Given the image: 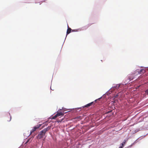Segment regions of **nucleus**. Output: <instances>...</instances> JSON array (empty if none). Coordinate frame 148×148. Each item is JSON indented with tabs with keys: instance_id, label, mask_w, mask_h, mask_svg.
Wrapping results in <instances>:
<instances>
[{
	"instance_id": "f257e3e1",
	"label": "nucleus",
	"mask_w": 148,
	"mask_h": 148,
	"mask_svg": "<svg viewBox=\"0 0 148 148\" xmlns=\"http://www.w3.org/2000/svg\"><path fill=\"white\" fill-rule=\"evenodd\" d=\"M145 72V69H141L140 71H139V70H136L134 71V73H132V75H134L136 73H137L136 75H137L138 74H142L143 73H144Z\"/></svg>"
},
{
	"instance_id": "f03ea898",
	"label": "nucleus",
	"mask_w": 148,
	"mask_h": 148,
	"mask_svg": "<svg viewBox=\"0 0 148 148\" xmlns=\"http://www.w3.org/2000/svg\"><path fill=\"white\" fill-rule=\"evenodd\" d=\"M45 133L42 130L39 133L37 136V138L40 139L43 137L45 135Z\"/></svg>"
},
{
	"instance_id": "7ed1b4c3",
	"label": "nucleus",
	"mask_w": 148,
	"mask_h": 148,
	"mask_svg": "<svg viewBox=\"0 0 148 148\" xmlns=\"http://www.w3.org/2000/svg\"><path fill=\"white\" fill-rule=\"evenodd\" d=\"M41 125V124H39L34 126L32 129L31 131L30 134H32L34 131H35L36 130L39 128Z\"/></svg>"
},
{
	"instance_id": "20e7f679",
	"label": "nucleus",
	"mask_w": 148,
	"mask_h": 148,
	"mask_svg": "<svg viewBox=\"0 0 148 148\" xmlns=\"http://www.w3.org/2000/svg\"><path fill=\"white\" fill-rule=\"evenodd\" d=\"M132 73L131 75H129V76L127 77V80H129V81H130L131 80H132L134 79V77L133 76L134 75H132Z\"/></svg>"
},
{
	"instance_id": "39448f33",
	"label": "nucleus",
	"mask_w": 148,
	"mask_h": 148,
	"mask_svg": "<svg viewBox=\"0 0 148 148\" xmlns=\"http://www.w3.org/2000/svg\"><path fill=\"white\" fill-rule=\"evenodd\" d=\"M97 100H96L95 101H93V102H92L90 103H89L88 104H87V105H86L84 107H89L91 106H92V105H93V104H95V101H97Z\"/></svg>"
},
{
	"instance_id": "423d86ee",
	"label": "nucleus",
	"mask_w": 148,
	"mask_h": 148,
	"mask_svg": "<svg viewBox=\"0 0 148 148\" xmlns=\"http://www.w3.org/2000/svg\"><path fill=\"white\" fill-rule=\"evenodd\" d=\"M68 28L67 31L66 32V35H67L69 34L70 33L72 29H71L69 27V26H68Z\"/></svg>"
},
{
	"instance_id": "0eeeda50",
	"label": "nucleus",
	"mask_w": 148,
	"mask_h": 148,
	"mask_svg": "<svg viewBox=\"0 0 148 148\" xmlns=\"http://www.w3.org/2000/svg\"><path fill=\"white\" fill-rule=\"evenodd\" d=\"M50 128V127H48L46 128H45L42 131L44 132V133H46V132Z\"/></svg>"
},
{
	"instance_id": "6e6552de",
	"label": "nucleus",
	"mask_w": 148,
	"mask_h": 148,
	"mask_svg": "<svg viewBox=\"0 0 148 148\" xmlns=\"http://www.w3.org/2000/svg\"><path fill=\"white\" fill-rule=\"evenodd\" d=\"M126 141L124 140V141L122 142V143L121 144L120 147L119 148H123L125 145V143Z\"/></svg>"
},
{
	"instance_id": "1a4fd4ad",
	"label": "nucleus",
	"mask_w": 148,
	"mask_h": 148,
	"mask_svg": "<svg viewBox=\"0 0 148 148\" xmlns=\"http://www.w3.org/2000/svg\"><path fill=\"white\" fill-rule=\"evenodd\" d=\"M64 113L63 112H60V113H58L56 115L57 116H63L64 115Z\"/></svg>"
},
{
	"instance_id": "9d476101",
	"label": "nucleus",
	"mask_w": 148,
	"mask_h": 148,
	"mask_svg": "<svg viewBox=\"0 0 148 148\" xmlns=\"http://www.w3.org/2000/svg\"><path fill=\"white\" fill-rule=\"evenodd\" d=\"M120 87V85L119 84H117L116 85H114L113 86V88H115L116 89H118Z\"/></svg>"
},
{
	"instance_id": "9b49d317",
	"label": "nucleus",
	"mask_w": 148,
	"mask_h": 148,
	"mask_svg": "<svg viewBox=\"0 0 148 148\" xmlns=\"http://www.w3.org/2000/svg\"><path fill=\"white\" fill-rule=\"evenodd\" d=\"M30 139H31L30 138H28V139L27 140V141L25 143L24 145L27 144L29 142V141L30 140Z\"/></svg>"
},
{
	"instance_id": "f8f14e48",
	"label": "nucleus",
	"mask_w": 148,
	"mask_h": 148,
	"mask_svg": "<svg viewBox=\"0 0 148 148\" xmlns=\"http://www.w3.org/2000/svg\"><path fill=\"white\" fill-rule=\"evenodd\" d=\"M57 115L56 114L54 116L52 117L51 118V119H55L57 117Z\"/></svg>"
},
{
	"instance_id": "ddd939ff",
	"label": "nucleus",
	"mask_w": 148,
	"mask_h": 148,
	"mask_svg": "<svg viewBox=\"0 0 148 148\" xmlns=\"http://www.w3.org/2000/svg\"><path fill=\"white\" fill-rule=\"evenodd\" d=\"M72 32H77L78 31V30L77 29H72V30H71Z\"/></svg>"
},
{
	"instance_id": "4468645a",
	"label": "nucleus",
	"mask_w": 148,
	"mask_h": 148,
	"mask_svg": "<svg viewBox=\"0 0 148 148\" xmlns=\"http://www.w3.org/2000/svg\"><path fill=\"white\" fill-rule=\"evenodd\" d=\"M145 93L147 95H148V89L145 91Z\"/></svg>"
},
{
	"instance_id": "2eb2a0df",
	"label": "nucleus",
	"mask_w": 148,
	"mask_h": 148,
	"mask_svg": "<svg viewBox=\"0 0 148 148\" xmlns=\"http://www.w3.org/2000/svg\"><path fill=\"white\" fill-rule=\"evenodd\" d=\"M10 120H9V121L8 120V121H10L11 119V116H10Z\"/></svg>"
},
{
	"instance_id": "dca6fc26",
	"label": "nucleus",
	"mask_w": 148,
	"mask_h": 148,
	"mask_svg": "<svg viewBox=\"0 0 148 148\" xmlns=\"http://www.w3.org/2000/svg\"><path fill=\"white\" fill-rule=\"evenodd\" d=\"M61 122V121H60L58 120V121H57V122H58V123H59V122Z\"/></svg>"
}]
</instances>
